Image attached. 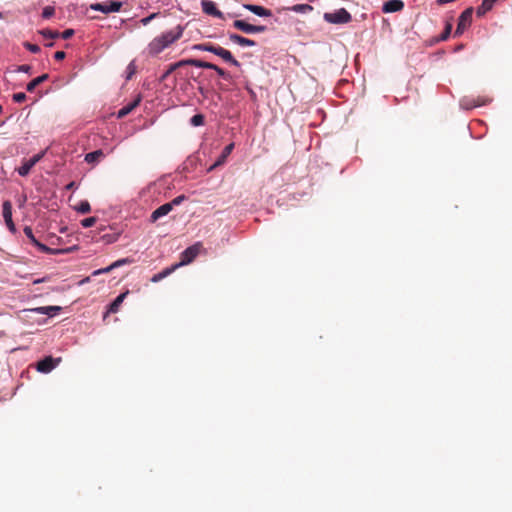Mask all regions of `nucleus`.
<instances>
[{"instance_id": "30", "label": "nucleus", "mask_w": 512, "mask_h": 512, "mask_svg": "<svg viewBox=\"0 0 512 512\" xmlns=\"http://www.w3.org/2000/svg\"><path fill=\"white\" fill-rule=\"evenodd\" d=\"M182 66L191 65L199 68H203L204 61L198 59H187L181 60Z\"/></svg>"}, {"instance_id": "34", "label": "nucleus", "mask_w": 512, "mask_h": 512, "mask_svg": "<svg viewBox=\"0 0 512 512\" xmlns=\"http://www.w3.org/2000/svg\"><path fill=\"white\" fill-rule=\"evenodd\" d=\"M55 13V9L53 6H46L44 7L43 11H42V17L45 18V19H48L50 17H52Z\"/></svg>"}, {"instance_id": "14", "label": "nucleus", "mask_w": 512, "mask_h": 512, "mask_svg": "<svg viewBox=\"0 0 512 512\" xmlns=\"http://www.w3.org/2000/svg\"><path fill=\"white\" fill-rule=\"evenodd\" d=\"M229 39L231 42L240 45V46H255L256 42L254 40L245 38L241 35L231 33L229 34Z\"/></svg>"}, {"instance_id": "48", "label": "nucleus", "mask_w": 512, "mask_h": 512, "mask_svg": "<svg viewBox=\"0 0 512 512\" xmlns=\"http://www.w3.org/2000/svg\"><path fill=\"white\" fill-rule=\"evenodd\" d=\"M215 66H216V65H215V64H213V63L205 62V61H204L203 68H205V69H212V70H214Z\"/></svg>"}, {"instance_id": "52", "label": "nucleus", "mask_w": 512, "mask_h": 512, "mask_svg": "<svg viewBox=\"0 0 512 512\" xmlns=\"http://www.w3.org/2000/svg\"><path fill=\"white\" fill-rule=\"evenodd\" d=\"M497 0H493V2H496Z\"/></svg>"}, {"instance_id": "44", "label": "nucleus", "mask_w": 512, "mask_h": 512, "mask_svg": "<svg viewBox=\"0 0 512 512\" xmlns=\"http://www.w3.org/2000/svg\"><path fill=\"white\" fill-rule=\"evenodd\" d=\"M31 66L30 65H20L16 68L17 72H24V73H30L31 72Z\"/></svg>"}, {"instance_id": "20", "label": "nucleus", "mask_w": 512, "mask_h": 512, "mask_svg": "<svg viewBox=\"0 0 512 512\" xmlns=\"http://www.w3.org/2000/svg\"><path fill=\"white\" fill-rule=\"evenodd\" d=\"M176 270H177V266L167 267L164 270H162L161 272L153 275V277L151 278V282L157 283V282L161 281L162 279L166 278L167 276H169L170 274H172Z\"/></svg>"}, {"instance_id": "38", "label": "nucleus", "mask_w": 512, "mask_h": 512, "mask_svg": "<svg viewBox=\"0 0 512 512\" xmlns=\"http://www.w3.org/2000/svg\"><path fill=\"white\" fill-rule=\"evenodd\" d=\"M490 101H491L490 99L484 100V99H481L479 97L477 100L473 101V104L466 106V108H471V107H477V106L485 105L486 103H488Z\"/></svg>"}, {"instance_id": "17", "label": "nucleus", "mask_w": 512, "mask_h": 512, "mask_svg": "<svg viewBox=\"0 0 512 512\" xmlns=\"http://www.w3.org/2000/svg\"><path fill=\"white\" fill-rule=\"evenodd\" d=\"M61 310L62 308L60 306H43L34 309L35 312L50 317L57 315Z\"/></svg>"}, {"instance_id": "39", "label": "nucleus", "mask_w": 512, "mask_h": 512, "mask_svg": "<svg viewBox=\"0 0 512 512\" xmlns=\"http://www.w3.org/2000/svg\"><path fill=\"white\" fill-rule=\"evenodd\" d=\"M13 100L17 103H22L26 100V94L23 92L13 94Z\"/></svg>"}, {"instance_id": "16", "label": "nucleus", "mask_w": 512, "mask_h": 512, "mask_svg": "<svg viewBox=\"0 0 512 512\" xmlns=\"http://www.w3.org/2000/svg\"><path fill=\"white\" fill-rule=\"evenodd\" d=\"M233 147H234V145H233V144H229V145H227V146L223 149V151H222L221 155H220V156H219V158L216 160V162H215V163H214V164L209 168V170H213L215 167H217V166H220V165L224 164V163H225V161H226V159H227V157H228V156L230 155V153L232 152Z\"/></svg>"}, {"instance_id": "2", "label": "nucleus", "mask_w": 512, "mask_h": 512, "mask_svg": "<svg viewBox=\"0 0 512 512\" xmlns=\"http://www.w3.org/2000/svg\"><path fill=\"white\" fill-rule=\"evenodd\" d=\"M351 19V14L344 8L324 14V20L332 24H346L349 23Z\"/></svg>"}, {"instance_id": "41", "label": "nucleus", "mask_w": 512, "mask_h": 512, "mask_svg": "<svg viewBox=\"0 0 512 512\" xmlns=\"http://www.w3.org/2000/svg\"><path fill=\"white\" fill-rule=\"evenodd\" d=\"M24 46L26 47V49H28L30 52L32 53H38L40 52V47L36 44H31L29 42H26L24 44Z\"/></svg>"}, {"instance_id": "5", "label": "nucleus", "mask_w": 512, "mask_h": 512, "mask_svg": "<svg viewBox=\"0 0 512 512\" xmlns=\"http://www.w3.org/2000/svg\"><path fill=\"white\" fill-rule=\"evenodd\" d=\"M473 16V8L469 7L465 9L459 16L457 28L455 30L454 36H460L464 33V31L471 25Z\"/></svg>"}, {"instance_id": "21", "label": "nucleus", "mask_w": 512, "mask_h": 512, "mask_svg": "<svg viewBox=\"0 0 512 512\" xmlns=\"http://www.w3.org/2000/svg\"><path fill=\"white\" fill-rule=\"evenodd\" d=\"M233 27L246 33V34H252L253 25L249 24L243 20H235L233 22Z\"/></svg>"}, {"instance_id": "1", "label": "nucleus", "mask_w": 512, "mask_h": 512, "mask_svg": "<svg viewBox=\"0 0 512 512\" xmlns=\"http://www.w3.org/2000/svg\"><path fill=\"white\" fill-rule=\"evenodd\" d=\"M184 28L181 25L162 33L153 38L147 46V52L150 56H157L171 44L182 37Z\"/></svg>"}, {"instance_id": "22", "label": "nucleus", "mask_w": 512, "mask_h": 512, "mask_svg": "<svg viewBox=\"0 0 512 512\" xmlns=\"http://www.w3.org/2000/svg\"><path fill=\"white\" fill-rule=\"evenodd\" d=\"M48 78H49L48 74H43L41 76H38V77L34 78L32 81H30L27 84V86H26L27 91L28 92H33L38 85L42 84Z\"/></svg>"}, {"instance_id": "4", "label": "nucleus", "mask_w": 512, "mask_h": 512, "mask_svg": "<svg viewBox=\"0 0 512 512\" xmlns=\"http://www.w3.org/2000/svg\"><path fill=\"white\" fill-rule=\"evenodd\" d=\"M201 248L200 243H196L188 248H186L181 254H180V261L176 264H173L172 266H177V269L181 266L187 265L191 263L198 255Z\"/></svg>"}, {"instance_id": "35", "label": "nucleus", "mask_w": 512, "mask_h": 512, "mask_svg": "<svg viewBox=\"0 0 512 512\" xmlns=\"http://www.w3.org/2000/svg\"><path fill=\"white\" fill-rule=\"evenodd\" d=\"M96 221H97L96 217H88L81 221V225L84 228H89V227H92L96 223Z\"/></svg>"}, {"instance_id": "40", "label": "nucleus", "mask_w": 512, "mask_h": 512, "mask_svg": "<svg viewBox=\"0 0 512 512\" xmlns=\"http://www.w3.org/2000/svg\"><path fill=\"white\" fill-rule=\"evenodd\" d=\"M158 16V13H152L149 16L142 18L140 22L142 25L146 26L148 25L153 19H155Z\"/></svg>"}, {"instance_id": "6", "label": "nucleus", "mask_w": 512, "mask_h": 512, "mask_svg": "<svg viewBox=\"0 0 512 512\" xmlns=\"http://www.w3.org/2000/svg\"><path fill=\"white\" fill-rule=\"evenodd\" d=\"M122 7V2L119 1H106L103 3H93L90 5V9L95 11H100L104 14H108L111 12H118Z\"/></svg>"}, {"instance_id": "27", "label": "nucleus", "mask_w": 512, "mask_h": 512, "mask_svg": "<svg viewBox=\"0 0 512 512\" xmlns=\"http://www.w3.org/2000/svg\"><path fill=\"white\" fill-rule=\"evenodd\" d=\"M194 48L197 50L207 51V52H211V53L215 54L217 46L210 44V43H203V44L195 45Z\"/></svg>"}, {"instance_id": "12", "label": "nucleus", "mask_w": 512, "mask_h": 512, "mask_svg": "<svg viewBox=\"0 0 512 512\" xmlns=\"http://www.w3.org/2000/svg\"><path fill=\"white\" fill-rule=\"evenodd\" d=\"M172 209H173L172 204H170V203H165V204L161 205L160 207H158L156 210H154L152 212L151 221L152 222L157 221L159 218L170 213L172 211Z\"/></svg>"}, {"instance_id": "32", "label": "nucleus", "mask_w": 512, "mask_h": 512, "mask_svg": "<svg viewBox=\"0 0 512 512\" xmlns=\"http://www.w3.org/2000/svg\"><path fill=\"white\" fill-rule=\"evenodd\" d=\"M190 123L193 126H201L204 124V116L202 114H195L191 120Z\"/></svg>"}, {"instance_id": "3", "label": "nucleus", "mask_w": 512, "mask_h": 512, "mask_svg": "<svg viewBox=\"0 0 512 512\" xmlns=\"http://www.w3.org/2000/svg\"><path fill=\"white\" fill-rule=\"evenodd\" d=\"M48 151V148L42 150L41 152H39L38 154L34 155L32 158L28 159V160H24L22 162V165L20 167H18L16 169V171L18 172V174L22 177H25L27 176L31 169L40 161L43 159V157L46 155Z\"/></svg>"}, {"instance_id": "10", "label": "nucleus", "mask_w": 512, "mask_h": 512, "mask_svg": "<svg viewBox=\"0 0 512 512\" xmlns=\"http://www.w3.org/2000/svg\"><path fill=\"white\" fill-rule=\"evenodd\" d=\"M404 8V3L401 0H389L384 3L382 10L384 13L399 12Z\"/></svg>"}, {"instance_id": "29", "label": "nucleus", "mask_w": 512, "mask_h": 512, "mask_svg": "<svg viewBox=\"0 0 512 512\" xmlns=\"http://www.w3.org/2000/svg\"><path fill=\"white\" fill-rule=\"evenodd\" d=\"M39 33L45 37L50 39H55L60 36V33L58 31L50 30V29H43L40 30Z\"/></svg>"}, {"instance_id": "18", "label": "nucleus", "mask_w": 512, "mask_h": 512, "mask_svg": "<svg viewBox=\"0 0 512 512\" xmlns=\"http://www.w3.org/2000/svg\"><path fill=\"white\" fill-rule=\"evenodd\" d=\"M133 262H134V260L131 259V258L119 259V260L115 261L114 263H112L107 268H104V269L96 271L95 274L107 273V272H110L111 270H113L114 268L120 267V266L125 265V264H131Z\"/></svg>"}, {"instance_id": "43", "label": "nucleus", "mask_w": 512, "mask_h": 512, "mask_svg": "<svg viewBox=\"0 0 512 512\" xmlns=\"http://www.w3.org/2000/svg\"><path fill=\"white\" fill-rule=\"evenodd\" d=\"M74 33H75V32H74V30H73V29H66V30H64V31L60 34V36H61L63 39L67 40V39H70V38L74 35Z\"/></svg>"}, {"instance_id": "28", "label": "nucleus", "mask_w": 512, "mask_h": 512, "mask_svg": "<svg viewBox=\"0 0 512 512\" xmlns=\"http://www.w3.org/2000/svg\"><path fill=\"white\" fill-rule=\"evenodd\" d=\"M75 209L81 213V214H86V213H89L91 211V206L89 204L88 201L84 200V201H81L76 207Z\"/></svg>"}, {"instance_id": "23", "label": "nucleus", "mask_w": 512, "mask_h": 512, "mask_svg": "<svg viewBox=\"0 0 512 512\" xmlns=\"http://www.w3.org/2000/svg\"><path fill=\"white\" fill-rule=\"evenodd\" d=\"M495 2L493 0H483L482 4L477 9V15L482 16L492 9Z\"/></svg>"}, {"instance_id": "19", "label": "nucleus", "mask_w": 512, "mask_h": 512, "mask_svg": "<svg viewBox=\"0 0 512 512\" xmlns=\"http://www.w3.org/2000/svg\"><path fill=\"white\" fill-rule=\"evenodd\" d=\"M104 156L105 155L101 149L95 150L85 155V161L89 164H95L98 163L102 158H104Z\"/></svg>"}, {"instance_id": "31", "label": "nucleus", "mask_w": 512, "mask_h": 512, "mask_svg": "<svg viewBox=\"0 0 512 512\" xmlns=\"http://www.w3.org/2000/svg\"><path fill=\"white\" fill-rule=\"evenodd\" d=\"M23 232L33 245L37 243L38 240L35 238L33 230L30 226H25Z\"/></svg>"}, {"instance_id": "49", "label": "nucleus", "mask_w": 512, "mask_h": 512, "mask_svg": "<svg viewBox=\"0 0 512 512\" xmlns=\"http://www.w3.org/2000/svg\"><path fill=\"white\" fill-rule=\"evenodd\" d=\"M76 187V183L75 182H70L69 184L66 185V190H72Z\"/></svg>"}, {"instance_id": "51", "label": "nucleus", "mask_w": 512, "mask_h": 512, "mask_svg": "<svg viewBox=\"0 0 512 512\" xmlns=\"http://www.w3.org/2000/svg\"><path fill=\"white\" fill-rule=\"evenodd\" d=\"M42 281H43V280L38 279V280H35V281H34V283H40V282H42Z\"/></svg>"}, {"instance_id": "47", "label": "nucleus", "mask_w": 512, "mask_h": 512, "mask_svg": "<svg viewBox=\"0 0 512 512\" xmlns=\"http://www.w3.org/2000/svg\"><path fill=\"white\" fill-rule=\"evenodd\" d=\"M66 54L65 52L63 51H57L55 54H54V58L57 60V61H61L65 58Z\"/></svg>"}, {"instance_id": "13", "label": "nucleus", "mask_w": 512, "mask_h": 512, "mask_svg": "<svg viewBox=\"0 0 512 512\" xmlns=\"http://www.w3.org/2000/svg\"><path fill=\"white\" fill-rule=\"evenodd\" d=\"M141 102V96L138 95L131 103L125 105L118 111V118H123L131 113Z\"/></svg>"}, {"instance_id": "24", "label": "nucleus", "mask_w": 512, "mask_h": 512, "mask_svg": "<svg viewBox=\"0 0 512 512\" xmlns=\"http://www.w3.org/2000/svg\"><path fill=\"white\" fill-rule=\"evenodd\" d=\"M2 215L4 221L12 219V204L9 200H6L2 204Z\"/></svg>"}, {"instance_id": "26", "label": "nucleus", "mask_w": 512, "mask_h": 512, "mask_svg": "<svg viewBox=\"0 0 512 512\" xmlns=\"http://www.w3.org/2000/svg\"><path fill=\"white\" fill-rule=\"evenodd\" d=\"M288 9L296 13H307L312 11L313 7L309 4H296Z\"/></svg>"}, {"instance_id": "25", "label": "nucleus", "mask_w": 512, "mask_h": 512, "mask_svg": "<svg viewBox=\"0 0 512 512\" xmlns=\"http://www.w3.org/2000/svg\"><path fill=\"white\" fill-rule=\"evenodd\" d=\"M34 246L37 247L39 249V251H41L43 253H47V254L56 255V254L64 252V250L49 248L48 246L40 243L39 241H37V243L34 244Z\"/></svg>"}, {"instance_id": "50", "label": "nucleus", "mask_w": 512, "mask_h": 512, "mask_svg": "<svg viewBox=\"0 0 512 512\" xmlns=\"http://www.w3.org/2000/svg\"><path fill=\"white\" fill-rule=\"evenodd\" d=\"M53 45H54L53 42L46 44V46H48V47H52Z\"/></svg>"}, {"instance_id": "9", "label": "nucleus", "mask_w": 512, "mask_h": 512, "mask_svg": "<svg viewBox=\"0 0 512 512\" xmlns=\"http://www.w3.org/2000/svg\"><path fill=\"white\" fill-rule=\"evenodd\" d=\"M201 5H202L203 11L206 14L217 17V18L223 17V13L217 9L214 2H212L210 0H203Z\"/></svg>"}, {"instance_id": "36", "label": "nucleus", "mask_w": 512, "mask_h": 512, "mask_svg": "<svg viewBox=\"0 0 512 512\" xmlns=\"http://www.w3.org/2000/svg\"><path fill=\"white\" fill-rule=\"evenodd\" d=\"M214 71H216V73L222 77L223 79L225 80H229L231 78L230 74L228 72H226L225 70H223L222 68H220L219 66H215L214 68Z\"/></svg>"}, {"instance_id": "8", "label": "nucleus", "mask_w": 512, "mask_h": 512, "mask_svg": "<svg viewBox=\"0 0 512 512\" xmlns=\"http://www.w3.org/2000/svg\"><path fill=\"white\" fill-rule=\"evenodd\" d=\"M215 55L221 57L225 62H227L235 67H240V62L233 57L231 52L229 50L224 49L221 46H217Z\"/></svg>"}, {"instance_id": "11", "label": "nucleus", "mask_w": 512, "mask_h": 512, "mask_svg": "<svg viewBox=\"0 0 512 512\" xmlns=\"http://www.w3.org/2000/svg\"><path fill=\"white\" fill-rule=\"evenodd\" d=\"M244 8L260 17H270L272 15L271 10L254 4H245Z\"/></svg>"}, {"instance_id": "46", "label": "nucleus", "mask_w": 512, "mask_h": 512, "mask_svg": "<svg viewBox=\"0 0 512 512\" xmlns=\"http://www.w3.org/2000/svg\"><path fill=\"white\" fill-rule=\"evenodd\" d=\"M264 31H266V26H263V25H253L252 34L253 33H262Z\"/></svg>"}, {"instance_id": "33", "label": "nucleus", "mask_w": 512, "mask_h": 512, "mask_svg": "<svg viewBox=\"0 0 512 512\" xmlns=\"http://www.w3.org/2000/svg\"><path fill=\"white\" fill-rule=\"evenodd\" d=\"M179 67H182L181 61L171 64L168 70L162 75V80L166 79L173 71H175Z\"/></svg>"}, {"instance_id": "42", "label": "nucleus", "mask_w": 512, "mask_h": 512, "mask_svg": "<svg viewBox=\"0 0 512 512\" xmlns=\"http://www.w3.org/2000/svg\"><path fill=\"white\" fill-rule=\"evenodd\" d=\"M184 200H186V196L185 195H179L177 196L176 198H174L171 202H169L170 204H172V208L174 206H177V205H180Z\"/></svg>"}, {"instance_id": "45", "label": "nucleus", "mask_w": 512, "mask_h": 512, "mask_svg": "<svg viewBox=\"0 0 512 512\" xmlns=\"http://www.w3.org/2000/svg\"><path fill=\"white\" fill-rule=\"evenodd\" d=\"M5 224L10 232L15 233L16 232V226L13 222V219H8L5 221Z\"/></svg>"}, {"instance_id": "7", "label": "nucleus", "mask_w": 512, "mask_h": 512, "mask_svg": "<svg viewBox=\"0 0 512 512\" xmlns=\"http://www.w3.org/2000/svg\"><path fill=\"white\" fill-rule=\"evenodd\" d=\"M60 359L55 360L51 356L45 357L37 363V370L41 373H49L59 363Z\"/></svg>"}, {"instance_id": "15", "label": "nucleus", "mask_w": 512, "mask_h": 512, "mask_svg": "<svg viewBox=\"0 0 512 512\" xmlns=\"http://www.w3.org/2000/svg\"><path fill=\"white\" fill-rule=\"evenodd\" d=\"M129 294V291H125L121 294H119L115 299L114 301L109 305V308H108V313H116L118 312L119 310V307L121 306V304L123 303L124 299L127 297V295Z\"/></svg>"}, {"instance_id": "37", "label": "nucleus", "mask_w": 512, "mask_h": 512, "mask_svg": "<svg viewBox=\"0 0 512 512\" xmlns=\"http://www.w3.org/2000/svg\"><path fill=\"white\" fill-rule=\"evenodd\" d=\"M451 30H452V24L450 22H447L446 23V26H445V29L441 35V40H446L448 39L450 33H451Z\"/></svg>"}]
</instances>
